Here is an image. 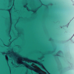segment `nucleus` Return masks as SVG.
<instances>
[{
  "label": "nucleus",
  "instance_id": "1",
  "mask_svg": "<svg viewBox=\"0 0 74 74\" xmlns=\"http://www.w3.org/2000/svg\"><path fill=\"white\" fill-rule=\"evenodd\" d=\"M39 66V67H40V66Z\"/></svg>",
  "mask_w": 74,
  "mask_h": 74
},
{
  "label": "nucleus",
  "instance_id": "2",
  "mask_svg": "<svg viewBox=\"0 0 74 74\" xmlns=\"http://www.w3.org/2000/svg\"><path fill=\"white\" fill-rule=\"evenodd\" d=\"M57 56H58V55H57Z\"/></svg>",
  "mask_w": 74,
  "mask_h": 74
}]
</instances>
